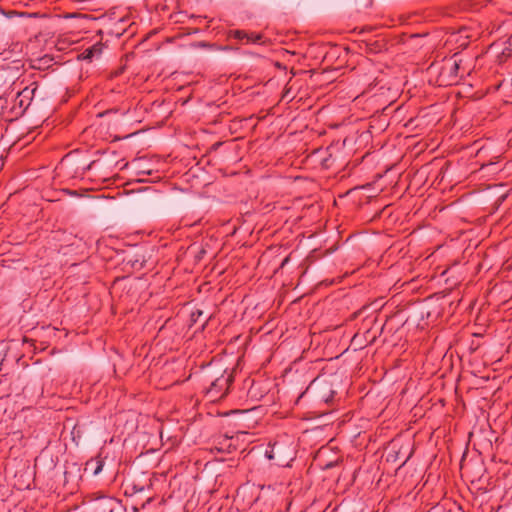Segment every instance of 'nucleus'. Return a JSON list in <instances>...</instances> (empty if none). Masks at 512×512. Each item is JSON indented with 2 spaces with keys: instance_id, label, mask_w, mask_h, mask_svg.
Masks as SVG:
<instances>
[{
  "instance_id": "nucleus-1",
  "label": "nucleus",
  "mask_w": 512,
  "mask_h": 512,
  "mask_svg": "<svg viewBox=\"0 0 512 512\" xmlns=\"http://www.w3.org/2000/svg\"><path fill=\"white\" fill-rule=\"evenodd\" d=\"M103 51V45L100 43L94 44L93 46L86 49L82 54V59L92 60L94 58H99Z\"/></svg>"
},
{
  "instance_id": "nucleus-2",
  "label": "nucleus",
  "mask_w": 512,
  "mask_h": 512,
  "mask_svg": "<svg viewBox=\"0 0 512 512\" xmlns=\"http://www.w3.org/2000/svg\"><path fill=\"white\" fill-rule=\"evenodd\" d=\"M103 468L100 460H92L86 464V470H91L93 475H98Z\"/></svg>"
},
{
  "instance_id": "nucleus-3",
  "label": "nucleus",
  "mask_w": 512,
  "mask_h": 512,
  "mask_svg": "<svg viewBox=\"0 0 512 512\" xmlns=\"http://www.w3.org/2000/svg\"><path fill=\"white\" fill-rule=\"evenodd\" d=\"M228 381H230V376L228 378H223V379H217L213 384H212V387L215 388V387H220L222 386L223 384H226Z\"/></svg>"
},
{
  "instance_id": "nucleus-4",
  "label": "nucleus",
  "mask_w": 512,
  "mask_h": 512,
  "mask_svg": "<svg viewBox=\"0 0 512 512\" xmlns=\"http://www.w3.org/2000/svg\"><path fill=\"white\" fill-rule=\"evenodd\" d=\"M234 36L238 39H242L244 37H247V34H245L244 32L242 31H235L234 32Z\"/></svg>"
},
{
  "instance_id": "nucleus-5",
  "label": "nucleus",
  "mask_w": 512,
  "mask_h": 512,
  "mask_svg": "<svg viewBox=\"0 0 512 512\" xmlns=\"http://www.w3.org/2000/svg\"><path fill=\"white\" fill-rule=\"evenodd\" d=\"M203 312L201 310H197L195 313L192 314L193 321H197V319L202 316Z\"/></svg>"
},
{
  "instance_id": "nucleus-6",
  "label": "nucleus",
  "mask_w": 512,
  "mask_h": 512,
  "mask_svg": "<svg viewBox=\"0 0 512 512\" xmlns=\"http://www.w3.org/2000/svg\"><path fill=\"white\" fill-rule=\"evenodd\" d=\"M261 37H262V36H261L260 34L255 35V36H248V35H247V39H248L249 41H253V42L260 40V39H261Z\"/></svg>"
},
{
  "instance_id": "nucleus-7",
  "label": "nucleus",
  "mask_w": 512,
  "mask_h": 512,
  "mask_svg": "<svg viewBox=\"0 0 512 512\" xmlns=\"http://www.w3.org/2000/svg\"><path fill=\"white\" fill-rule=\"evenodd\" d=\"M265 455H266V457H267L268 459H270V460L275 458V455H274L273 449H271L270 451H268V450H267V451H266V453H265Z\"/></svg>"
},
{
  "instance_id": "nucleus-8",
  "label": "nucleus",
  "mask_w": 512,
  "mask_h": 512,
  "mask_svg": "<svg viewBox=\"0 0 512 512\" xmlns=\"http://www.w3.org/2000/svg\"><path fill=\"white\" fill-rule=\"evenodd\" d=\"M286 460H287V458H286V457H281V458L279 459V461H278V465H288V464H289L288 462H287V463H285V462H286Z\"/></svg>"
},
{
  "instance_id": "nucleus-9",
  "label": "nucleus",
  "mask_w": 512,
  "mask_h": 512,
  "mask_svg": "<svg viewBox=\"0 0 512 512\" xmlns=\"http://www.w3.org/2000/svg\"><path fill=\"white\" fill-rule=\"evenodd\" d=\"M195 46L204 48V47H208L209 45L207 43H205V42H199Z\"/></svg>"
}]
</instances>
